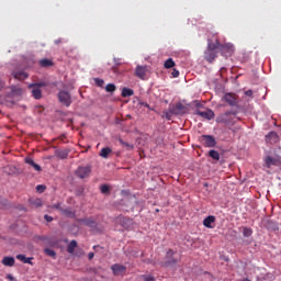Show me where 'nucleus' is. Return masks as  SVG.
<instances>
[{
	"mask_svg": "<svg viewBox=\"0 0 281 281\" xmlns=\"http://www.w3.org/2000/svg\"><path fill=\"white\" fill-rule=\"evenodd\" d=\"M57 98L60 104H63V106H66V108L71 106L74 102V100L71 99V93H69V91L67 90H59Z\"/></svg>",
	"mask_w": 281,
	"mask_h": 281,
	"instance_id": "nucleus-1",
	"label": "nucleus"
},
{
	"mask_svg": "<svg viewBox=\"0 0 281 281\" xmlns=\"http://www.w3.org/2000/svg\"><path fill=\"white\" fill-rule=\"evenodd\" d=\"M234 120H236V113H234V112H226L224 114H221L216 119V122L218 124H233Z\"/></svg>",
	"mask_w": 281,
	"mask_h": 281,
	"instance_id": "nucleus-2",
	"label": "nucleus"
},
{
	"mask_svg": "<svg viewBox=\"0 0 281 281\" xmlns=\"http://www.w3.org/2000/svg\"><path fill=\"white\" fill-rule=\"evenodd\" d=\"M41 87H45V83H32L29 86V89H31V93L35 100H41V98H43V91L41 90Z\"/></svg>",
	"mask_w": 281,
	"mask_h": 281,
	"instance_id": "nucleus-3",
	"label": "nucleus"
},
{
	"mask_svg": "<svg viewBox=\"0 0 281 281\" xmlns=\"http://www.w3.org/2000/svg\"><path fill=\"white\" fill-rule=\"evenodd\" d=\"M200 142L205 148H215L216 147V138L212 135H202L200 136Z\"/></svg>",
	"mask_w": 281,
	"mask_h": 281,
	"instance_id": "nucleus-4",
	"label": "nucleus"
},
{
	"mask_svg": "<svg viewBox=\"0 0 281 281\" xmlns=\"http://www.w3.org/2000/svg\"><path fill=\"white\" fill-rule=\"evenodd\" d=\"M169 111L170 113H172V115H181V113L188 112V108L182 103H176L173 106L169 109Z\"/></svg>",
	"mask_w": 281,
	"mask_h": 281,
	"instance_id": "nucleus-5",
	"label": "nucleus"
},
{
	"mask_svg": "<svg viewBox=\"0 0 281 281\" xmlns=\"http://www.w3.org/2000/svg\"><path fill=\"white\" fill-rule=\"evenodd\" d=\"M76 175L79 177V179H87V177L91 175V166L78 167Z\"/></svg>",
	"mask_w": 281,
	"mask_h": 281,
	"instance_id": "nucleus-6",
	"label": "nucleus"
},
{
	"mask_svg": "<svg viewBox=\"0 0 281 281\" xmlns=\"http://www.w3.org/2000/svg\"><path fill=\"white\" fill-rule=\"evenodd\" d=\"M225 47H227V46H222V44H221V42H218V40H216L215 42H212L209 40L206 49H211L213 52H223L225 49Z\"/></svg>",
	"mask_w": 281,
	"mask_h": 281,
	"instance_id": "nucleus-7",
	"label": "nucleus"
},
{
	"mask_svg": "<svg viewBox=\"0 0 281 281\" xmlns=\"http://www.w3.org/2000/svg\"><path fill=\"white\" fill-rule=\"evenodd\" d=\"M116 223L122 225L124 229H131V225H133V220L120 215L116 217Z\"/></svg>",
	"mask_w": 281,
	"mask_h": 281,
	"instance_id": "nucleus-8",
	"label": "nucleus"
},
{
	"mask_svg": "<svg viewBox=\"0 0 281 281\" xmlns=\"http://www.w3.org/2000/svg\"><path fill=\"white\" fill-rule=\"evenodd\" d=\"M111 270L113 272V276H123V273H126V266L120 265V263H113L111 266Z\"/></svg>",
	"mask_w": 281,
	"mask_h": 281,
	"instance_id": "nucleus-9",
	"label": "nucleus"
},
{
	"mask_svg": "<svg viewBox=\"0 0 281 281\" xmlns=\"http://www.w3.org/2000/svg\"><path fill=\"white\" fill-rule=\"evenodd\" d=\"M146 74H148V66H137L135 69V76L140 80H146Z\"/></svg>",
	"mask_w": 281,
	"mask_h": 281,
	"instance_id": "nucleus-10",
	"label": "nucleus"
},
{
	"mask_svg": "<svg viewBox=\"0 0 281 281\" xmlns=\"http://www.w3.org/2000/svg\"><path fill=\"white\" fill-rule=\"evenodd\" d=\"M224 101L231 106H236L238 104V97L234 93H226L224 95Z\"/></svg>",
	"mask_w": 281,
	"mask_h": 281,
	"instance_id": "nucleus-11",
	"label": "nucleus"
},
{
	"mask_svg": "<svg viewBox=\"0 0 281 281\" xmlns=\"http://www.w3.org/2000/svg\"><path fill=\"white\" fill-rule=\"evenodd\" d=\"M217 54L218 50H211L206 48V50L204 52V58L205 60H207V63H214V60H216Z\"/></svg>",
	"mask_w": 281,
	"mask_h": 281,
	"instance_id": "nucleus-12",
	"label": "nucleus"
},
{
	"mask_svg": "<svg viewBox=\"0 0 281 281\" xmlns=\"http://www.w3.org/2000/svg\"><path fill=\"white\" fill-rule=\"evenodd\" d=\"M216 223V216L214 215H209L203 220V225L207 229H214V224Z\"/></svg>",
	"mask_w": 281,
	"mask_h": 281,
	"instance_id": "nucleus-13",
	"label": "nucleus"
},
{
	"mask_svg": "<svg viewBox=\"0 0 281 281\" xmlns=\"http://www.w3.org/2000/svg\"><path fill=\"white\" fill-rule=\"evenodd\" d=\"M195 115L203 117V120H214V111H212V110H206V111L198 110L195 112Z\"/></svg>",
	"mask_w": 281,
	"mask_h": 281,
	"instance_id": "nucleus-14",
	"label": "nucleus"
},
{
	"mask_svg": "<svg viewBox=\"0 0 281 281\" xmlns=\"http://www.w3.org/2000/svg\"><path fill=\"white\" fill-rule=\"evenodd\" d=\"M10 89H11V93H10L11 98L23 95V89L21 87L11 86Z\"/></svg>",
	"mask_w": 281,
	"mask_h": 281,
	"instance_id": "nucleus-15",
	"label": "nucleus"
},
{
	"mask_svg": "<svg viewBox=\"0 0 281 281\" xmlns=\"http://www.w3.org/2000/svg\"><path fill=\"white\" fill-rule=\"evenodd\" d=\"M12 76L15 78V80H25L29 77L27 72L23 70L13 71Z\"/></svg>",
	"mask_w": 281,
	"mask_h": 281,
	"instance_id": "nucleus-16",
	"label": "nucleus"
},
{
	"mask_svg": "<svg viewBox=\"0 0 281 281\" xmlns=\"http://www.w3.org/2000/svg\"><path fill=\"white\" fill-rule=\"evenodd\" d=\"M25 164H27L29 166H32V168H34L36 172H41L42 170L41 165H37L36 162H34V159H32L31 157L25 158Z\"/></svg>",
	"mask_w": 281,
	"mask_h": 281,
	"instance_id": "nucleus-17",
	"label": "nucleus"
},
{
	"mask_svg": "<svg viewBox=\"0 0 281 281\" xmlns=\"http://www.w3.org/2000/svg\"><path fill=\"white\" fill-rule=\"evenodd\" d=\"M111 153H113V149H111L110 147H104L100 151V157H102L103 159H109Z\"/></svg>",
	"mask_w": 281,
	"mask_h": 281,
	"instance_id": "nucleus-18",
	"label": "nucleus"
},
{
	"mask_svg": "<svg viewBox=\"0 0 281 281\" xmlns=\"http://www.w3.org/2000/svg\"><path fill=\"white\" fill-rule=\"evenodd\" d=\"M209 157H211V159H213V161H221V154L218 151H216V149H211L209 151Z\"/></svg>",
	"mask_w": 281,
	"mask_h": 281,
	"instance_id": "nucleus-19",
	"label": "nucleus"
},
{
	"mask_svg": "<svg viewBox=\"0 0 281 281\" xmlns=\"http://www.w3.org/2000/svg\"><path fill=\"white\" fill-rule=\"evenodd\" d=\"M121 95L122 98H131L132 95H135V91L131 88H123Z\"/></svg>",
	"mask_w": 281,
	"mask_h": 281,
	"instance_id": "nucleus-20",
	"label": "nucleus"
},
{
	"mask_svg": "<svg viewBox=\"0 0 281 281\" xmlns=\"http://www.w3.org/2000/svg\"><path fill=\"white\" fill-rule=\"evenodd\" d=\"M265 161H266L267 168H271V166H278V159H276L271 156L266 157Z\"/></svg>",
	"mask_w": 281,
	"mask_h": 281,
	"instance_id": "nucleus-21",
	"label": "nucleus"
},
{
	"mask_svg": "<svg viewBox=\"0 0 281 281\" xmlns=\"http://www.w3.org/2000/svg\"><path fill=\"white\" fill-rule=\"evenodd\" d=\"M2 265H4V267H14V257H4Z\"/></svg>",
	"mask_w": 281,
	"mask_h": 281,
	"instance_id": "nucleus-22",
	"label": "nucleus"
},
{
	"mask_svg": "<svg viewBox=\"0 0 281 281\" xmlns=\"http://www.w3.org/2000/svg\"><path fill=\"white\" fill-rule=\"evenodd\" d=\"M56 156L58 157V159H67V157H69V150L68 149L57 150Z\"/></svg>",
	"mask_w": 281,
	"mask_h": 281,
	"instance_id": "nucleus-23",
	"label": "nucleus"
},
{
	"mask_svg": "<svg viewBox=\"0 0 281 281\" xmlns=\"http://www.w3.org/2000/svg\"><path fill=\"white\" fill-rule=\"evenodd\" d=\"M76 247H78V241L71 240L67 247L68 254H74V251H76Z\"/></svg>",
	"mask_w": 281,
	"mask_h": 281,
	"instance_id": "nucleus-24",
	"label": "nucleus"
},
{
	"mask_svg": "<svg viewBox=\"0 0 281 281\" xmlns=\"http://www.w3.org/2000/svg\"><path fill=\"white\" fill-rule=\"evenodd\" d=\"M177 64L175 63V60L172 58H168L165 64L164 67L165 69H172V67H175Z\"/></svg>",
	"mask_w": 281,
	"mask_h": 281,
	"instance_id": "nucleus-25",
	"label": "nucleus"
},
{
	"mask_svg": "<svg viewBox=\"0 0 281 281\" xmlns=\"http://www.w3.org/2000/svg\"><path fill=\"white\" fill-rule=\"evenodd\" d=\"M119 142H120L121 146H123L124 148H127V150H133L135 148V146L133 144L126 143L122 138H120Z\"/></svg>",
	"mask_w": 281,
	"mask_h": 281,
	"instance_id": "nucleus-26",
	"label": "nucleus"
},
{
	"mask_svg": "<svg viewBox=\"0 0 281 281\" xmlns=\"http://www.w3.org/2000/svg\"><path fill=\"white\" fill-rule=\"evenodd\" d=\"M40 65L42 67H52V65H54V61H52V59L44 58L40 60Z\"/></svg>",
	"mask_w": 281,
	"mask_h": 281,
	"instance_id": "nucleus-27",
	"label": "nucleus"
},
{
	"mask_svg": "<svg viewBox=\"0 0 281 281\" xmlns=\"http://www.w3.org/2000/svg\"><path fill=\"white\" fill-rule=\"evenodd\" d=\"M222 47H224L223 52H221L222 56L225 55V52H227V54L233 52L232 44H222Z\"/></svg>",
	"mask_w": 281,
	"mask_h": 281,
	"instance_id": "nucleus-28",
	"label": "nucleus"
},
{
	"mask_svg": "<svg viewBox=\"0 0 281 281\" xmlns=\"http://www.w3.org/2000/svg\"><path fill=\"white\" fill-rule=\"evenodd\" d=\"M44 254H46V256H49V258H56V251L52 248L44 249Z\"/></svg>",
	"mask_w": 281,
	"mask_h": 281,
	"instance_id": "nucleus-29",
	"label": "nucleus"
},
{
	"mask_svg": "<svg viewBox=\"0 0 281 281\" xmlns=\"http://www.w3.org/2000/svg\"><path fill=\"white\" fill-rule=\"evenodd\" d=\"M243 234H244L245 238H249V236H251L254 234V231L249 227H244Z\"/></svg>",
	"mask_w": 281,
	"mask_h": 281,
	"instance_id": "nucleus-30",
	"label": "nucleus"
},
{
	"mask_svg": "<svg viewBox=\"0 0 281 281\" xmlns=\"http://www.w3.org/2000/svg\"><path fill=\"white\" fill-rule=\"evenodd\" d=\"M115 89H116V87H115L114 83H108V85L105 86V91H106L108 93H114Z\"/></svg>",
	"mask_w": 281,
	"mask_h": 281,
	"instance_id": "nucleus-31",
	"label": "nucleus"
},
{
	"mask_svg": "<svg viewBox=\"0 0 281 281\" xmlns=\"http://www.w3.org/2000/svg\"><path fill=\"white\" fill-rule=\"evenodd\" d=\"M31 205H34L35 207H41L43 205V200L42 199L31 200Z\"/></svg>",
	"mask_w": 281,
	"mask_h": 281,
	"instance_id": "nucleus-32",
	"label": "nucleus"
},
{
	"mask_svg": "<svg viewBox=\"0 0 281 281\" xmlns=\"http://www.w3.org/2000/svg\"><path fill=\"white\" fill-rule=\"evenodd\" d=\"M82 223H85V225H88V227H95V222L91 218L82 220Z\"/></svg>",
	"mask_w": 281,
	"mask_h": 281,
	"instance_id": "nucleus-33",
	"label": "nucleus"
},
{
	"mask_svg": "<svg viewBox=\"0 0 281 281\" xmlns=\"http://www.w3.org/2000/svg\"><path fill=\"white\" fill-rule=\"evenodd\" d=\"M100 190H101L102 194H109L110 188L106 184H102Z\"/></svg>",
	"mask_w": 281,
	"mask_h": 281,
	"instance_id": "nucleus-34",
	"label": "nucleus"
},
{
	"mask_svg": "<svg viewBox=\"0 0 281 281\" xmlns=\"http://www.w3.org/2000/svg\"><path fill=\"white\" fill-rule=\"evenodd\" d=\"M94 82H95L97 87H103V85H104V80L103 79H99V78H95Z\"/></svg>",
	"mask_w": 281,
	"mask_h": 281,
	"instance_id": "nucleus-35",
	"label": "nucleus"
},
{
	"mask_svg": "<svg viewBox=\"0 0 281 281\" xmlns=\"http://www.w3.org/2000/svg\"><path fill=\"white\" fill-rule=\"evenodd\" d=\"M266 137L267 139H269L270 137H273V139H278V134L276 132H270Z\"/></svg>",
	"mask_w": 281,
	"mask_h": 281,
	"instance_id": "nucleus-36",
	"label": "nucleus"
},
{
	"mask_svg": "<svg viewBox=\"0 0 281 281\" xmlns=\"http://www.w3.org/2000/svg\"><path fill=\"white\" fill-rule=\"evenodd\" d=\"M144 281H155V277L148 274V276H143Z\"/></svg>",
	"mask_w": 281,
	"mask_h": 281,
	"instance_id": "nucleus-37",
	"label": "nucleus"
},
{
	"mask_svg": "<svg viewBox=\"0 0 281 281\" xmlns=\"http://www.w3.org/2000/svg\"><path fill=\"white\" fill-rule=\"evenodd\" d=\"M36 190H37V192H40V193L45 192V186L38 184V186L36 187Z\"/></svg>",
	"mask_w": 281,
	"mask_h": 281,
	"instance_id": "nucleus-38",
	"label": "nucleus"
},
{
	"mask_svg": "<svg viewBox=\"0 0 281 281\" xmlns=\"http://www.w3.org/2000/svg\"><path fill=\"white\" fill-rule=\"evenodd\" d=\"M16 260H21V262H24L25 261V255H16Z\"/></svg>",
	"mask_w": 281,
	"mask_h": 281,
	"instance_id": "nucleus-39",
	"label": "nucleus"
},
{
	"mask_svg": "<svg viewBox=\"0 0 281 281\" xmlns=\"http://www.w3.org/2000/svg\"><path fill=\"white\" fill-rule=\"evenodd\" d=\"M172 78H179V70L173 69L171 72Z\"/></svg>",
	"mask_w": 281,
	"mask_h": 281,
	"instance_id": "nucleus-40",
	"label": "nucleus"
},
{
	"mask_svg": "<svg viewBox=\"0 0 281 281\" xmlns=\"http://www.w3.org/2000/svg\"><path fill=\"white\" fill-rule=\"evenodd\" d=\"M44 218L47 223H52V221H54V217L49 216V215H44Z\"/></svg>",
	"mask_w": 281,
	"mask_h": 281,
	"instance_id": "nucleus-41",
	"label": "nucleus"
},
{
	"mask_svg": "<svg viewBox=\"0 0 281 281\" xmlns=\"http://www.w3.org/2000/svg\"><path fill=\"white\" fill-rule=\"evenodd\" d=\"M139 105L145 106L146 109H150V105L147 102H144V101H140Z\"/></svg>",
	"mask_w": 281,
	"mask_h": 281,
	"instance_id": "nucleus-42",
	"label": "nucleus"
},
{
	"mask_svg": "<svg viewBox=\"0 0 281 281\" xmlns=\"http://www.w3.org/2000/svg\"><path fill=\"white\" fill-rule=\"evenodd\" d=\"M23 262H24V265H32V258L25 257Z\"/></svg>",
	"mask_w": 281,
	"mask_h": 281,
	"instance_id": "nucleus-43",
	"label": "nucleus"
},
{
	"mask_svg": "<svg viewBox=\"0 0 281 281\" xmlns=\"http://www.w3.org/2000/svg\"><path fill=\"white\" fill-rule=\"evenodd\" d=\"M245 95H248L249 98H251V95H254V91L247 90V91L245 92Z\"/></svg>",
	"mask_w": 281,
	"mask_h": 281,
	"instance_id": "nucleus-44",
	"label": "nucleus"
},
{
	"mask_svg": "<svg viewBox=\"0 0 281 281\" xmlns=\"http://www.w3.org/2000/svg\"><path fill=\"white\" fill-rule=\"evenodd\" d=\"M95 256V254L93 252H89L88 254V260H93V257Z\"/></svg>",
	"mask_w": 281,
	"mask_h": 281,
	"instance_id": "nucleus-45",
	"label": "nucleus"
},
{
	"mask_svg": "<svg viewBox=\"0 0 281 281\" xmlns=\"http://www.w3.org/2000/svg\"><path fill=\"white\" fill-rule=\"evenodd\" d=\"M60 43H63L61 38H58V40L55 41V45H60Z\"/></svg>",
	"mask_w": 281,
	"mask_h": 281,
	"instance_id": "nucleus-46",
	"label": "nucleus"
},
{
	"mask_svg": "<svg viewBox=\"0 0 281 281\" xmlns=\"http://www.w3.org/2000/svg\"><path fill=\"white\" fill-rule=\"evenodd\" d=\"M3 87H5V83L0 79V89H3Z\"/></svg>",
	"mask_w": 281,
	"mask_h": 281,
	"instance_id": "nucleus-47",
	"label": "nucleus"
},
{
	"mask_svg": "<svg viewBox=\"0 0 281 281\" xmlns=\"http://www.w3.org/2000/svg\"><path fill=\"white\" fill-rule=\"evenodd\" d=\"M93 249H94V251H98V249H102V247H100V245H95V246H93Z\"/></svg>",
	"mask_w": 281,
	"mask_h": 281,
	"instance_id": "nucleus-48",
	"label": "nucleus"
},
{
	"mask_svg": "<svg viewBox=\"0 0 281 281\" xmlns=\"http://www.w3.org/2000/svg\"><path fill=\"white\" fill-rule=\"evenodd\" d=\"M64 212H65V214H74L69 210H65Z\"/></svg>",
	"mask_w": 281,
	"mask_h": 281,
	"instance_id": "nucleus-49",
	"label": "nucleus"
},
{
	"mask_svg": "<svg viewBox=\"0 0 281 281\" xmlns=\"http://www.w3.org/2000/svg\"><path fill=\"white\" fill-rule=\"evenodd\" d=\"M54 207L58 210L60 207V204H55Z\"/></svg>",
	"mask_w": 281,
	"mask_h": 281,
	"instance_id": "nucleus-50",
	"label": "nucleus"
},
{
	"mask_svg": "<svg viewBox=\"0 0 281 281\" xmlns=\"http://www.w3.org/2000/svg\"><path fill=\"white\" fill-rule=\"evenodd\" d=\"M243 281H251V280H249V279H244Z\"/></svg>",
	"mask_w": 281,
	"mask_h": 281,
	"instance_id": "nucleus-51",
	"label": "nucleus"
}]
</instances>
